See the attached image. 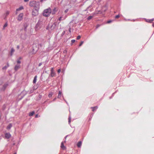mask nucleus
<instances>
[{
  "mask_svg": "<svg viewBox=\"0 0 154 154\" xmlns=\"http://www.w3.org/2000/svg\"><path fill=\"white\" fill-rule=\"evenodd\" d=\"M35 113L34 111H32L31 112H30L29 114V116H32Z\"/></svg>",
  "mask_w": 154,
  "mask_h": 154,
  "instance_id": "nucleus-18",
  "label": "nucleus"
},
{
  "mask_svg": "<svg viewBox=\"0 0 154 154\" xmlns=\"http://www.w3.org/2000/svg\"><path fill=\"white\" fill-rule=\"evenodd\" d=\"M38 9H35V11H33L32 12V15L34 16L37 15L38 14Z\"/></svg>",
  "mask_w": 154,
  "mask_h": 154,
  "instance_id": "nucleus-6",
  "label": "nucleus"
},
{
  "mask_svg": "<svg viewBox=\"0 0 154 154\" xmlns=\"http://www.w3.org/2000/svg\"><path fill=\"white\" fill-rule=\"evenodd\" d=\"M69 10L68 9H66L64 11L65 13H66Z\"/></svg>",
  "mask_w": 154,
  "mask_h": 154,
  "instance_id": "nucleus-33",
  "label": "nucleus"
},
{
  "mask_svg": "<svg viewBox=\"0 0 154 154\" xmlns=\"http://www.w3.org/2000/svg\"><path fill=\"white\" fill-rule=\"evenodd\" d=\"M84 43V41H81L80 44L79 45V47H80L82 44H83V43Z\"/></svg>",
  "mask_w": 154,
  "mask_h": 154,
  "instance_id": "nucleus-27",
  "label": "nucleus"
},
{
  "mask_svg": "<svg viewBox=\"0 0 154 154\" xmlns=\"http://www.w3.org/2000/svg\"><path fill=\"white\" fill-rule=\"evenodd\" d=\"M23 14L20 13L18 16L17 19L19 21L22 20L23 19Z\"/></svg>",
  "mask_w": 154,
  "mask_h": 154,
  "instance_id": "nucleus-4",
  "label": "nucleus"
},
{
  "mask_svg": "<svg viewBox=\"0 0 154 154\" xmlns=\"http://www.w3.org/2000/svg\"><path fill=\"white\" fill-rule=\"evenodd\" d=\"M90 7V6H89V7H88L86 9V10H85V11H86V10H87Z\"/></svg>",
  "mask_w": 154,
  "mask_h": 154,
  "instance_id": "nucleus-42",
  "label": "nucleus"
},
{
  "mask_svg": "<svg viewBox=\"0 0 154 154\" xmlns=\"http://www.w3.org/2000/svg\"><path fill=\"white\" fill-rule=\"evenodd\" d=\"M17 62L18 63L20 64L21 63V61L20 60H18L17 61Z\"/></svg>",
  "mask_w": 154,
  "mask_h": 154,
  "instance_id": "nucleus-35",
  "label": "nucleus"
},
{
  "mask_svg": "<svg viewBox=\"0 0 154 154\" xmlns=\"http://www.w3.org/2000/svg\"><path fill=\"white\" fill-rule=\"evenodd\" d=\"M75 40L72 39L71 40L72 43H74L75 42Z\"/></svg>",
  "mask_w": 154,
  "mask_h": 154,
  "instance_id": "nucleus-34",
  "label": "nucleus"
},
{
  "mask_svg": "<svg viewBox=\"0 0 154 154\" xmlns=\"http://www.w3.org/2000/svg\"><path fill=\"white\" fill-rule=\"evenodd\" d=\"M133 21H135V20H134V19H133Z\"/></svg>",
  "mask_w": 154,
  "mask_h": 154,
  "instance_id": "nucleus-54",
  "label": "nucleus"
},
{
  "mask_svg": "<svg viewBox=\"0 0 154 154\" xmlns=\"http://www.w3.org/2000/svg\"><path fill=\"white\" fill-rule=\"evenodd\" d=\"M32 3L33 4H35L34 5V7L36 8V9H39L40 5V3L39 2H37L36 1H32L31 3Z\"/></svg>",
  "mask_w": 154,
  "mask_h": 154,
  "instance_id": "nucleus-3",
  "label": "nucleus"
},
{
  "mask_svg": "<svg viewBox=\"0 0 154 154\" xmlns=\"http://www.w3.org/2000/svg\"><path fill=\"white\" fill-rule=\"evenodd\" d=\"M38 117V114L36 115L35 116V117L37 118Z\"/></svg>",
  "mask_w": 154,
  "mask_h": 154,
  "instance_id": "nucleus-44",
  "label": "nucleus"
},
{
  "mask_svg": "<svg viewBox=\"0 0 154 154\" xmlns=\"http://www.w3.org/2000/svg\"><path fill=\"white\" fill-rule=\"evenodd\" d=\"M97 106H96L94 107H92L91 108V109H92V110L93 111H94V110H96L98 108Z\"/></svg>",
  "mask_w": 154,
  "mask_h": 154,
  "instance_id": "nucleus-14",
  "label": "nucleus"
},
{
  "mask_svg": "<svg viewBox=\"0 0 154 154\" xmlns=\"http://www.w3.org/2000/svg\"><path fill=\"white\" fill-rule=\"evenodd\" d=\"M9 14V12L8 11H7L6 12V14L7 15H8Z\"/></svg>",
  "mask_w": 154,
  "mask_h": 154,
  "instance_id": "nucleus-37",
  "label": "nucleus"
},
{
  "mask_svg": "<svg viewBox=\"0 0 154 154\" xmlns=\"http://www.w3.org/2000/svg\"><path fill=\"white\" fill-rule=\"evenodd\" d=\"M44 0H40V2H42Z\"/></svg>",
  "mask_w": 154,
  "mask_h": 154,
  "instance_id": "nucleus-48",
  "label": "nucleus"
},
{
  "mask_svg": "<svg viewBox=\"0 0 154 154\" xmlns=\"http://www.w3.org/2000/svg\"><path fill=\"white\" fill-rule=\"evenodd\" d=\"M144 19L146 20V22L149 23H151L154 20V18L151 19H147L145 18Z\"/></svg>",
  "mask_w": 154,
  "mask_h": 154,
  "instance_id": "nucleus-9",
  "label": "nucleus"
},
{
  "mask_svg": "<svg viewBox=\"0 0 154 154\" xmlns=\"http://www.w3.org/2000/svg\"><path fill=\"white\" fill-rule=\"evenodd\" d=\"M119 17H120V16H119V14H118V15H116L115 16V17L116 18H118Z\"/></svg>",
  "mask_w": 154,
  "mask_h": 154,
  "instance_id": "nucleus-32",
  "label": "nucleus"
},
{
  "mask_svg": "<svg viewBox=\"0 0 154 154\" xmlns=\"http://www.w3.org/2000/svg\"><path fill=\"white\" fill-rule=\"evenodd\" d=\"M12 126V125L11 124H9L7 127V129L8 130H9L11 128Z\"/></svg>",
  "mask_w": 154,
  "mask_h": 154,
  "instance_id": "nucleus-15",
  "label": "nucleus"
},
{
  "mask_svg": "<svg viewBox=\"0 0 154 154\" xmlns=\"http://www.w3.org/2000/svg\"><path fill=\"white\" fill-rule=\"evenodd\" d=\"M81 37V36L80 35H78L77 36L76 39L77 40H79L80 38Z\"/></svg>",
  "mask_w": 154,
  "mask_h": 154,
  "instance_id": "nucleus-31",
  "label": "nucleus"
},
{
  "mask_svg": "<svg viewBox=\"0 0 154 154\" xmlns=\"http://www.w3.org/2000/svg\"><path fill=\"white\" fill-rule=\"evenodd\" d=\"M41 64H42L41 63H40L38 65L39 66H40L41 65Z\"/></svg>",
  "mask_w": 154,
  "mask_h": 154,
  "instance_id": "nucleus-49",
  "label": "nucleus"
},
{
  "mask_svg": "<svg viewBox=\"0 0 154 154\" xmlns=\"http://www.w3.org/2000/svg\"><path fill=\"white\" fill-rule=\"evenodd\" d=\"M54 72V70L53 68H52L51 69V72Z\"/></svg>",
  "mask_w": 154,
  "mask_h": 154,
  "instance_id": "nucleus-36",
  "label": "nucleus"
},
{
  "mask_svg": "<svg viewBox=\"0 0 154 154\" xmlns=\"http://www.w3.org/2000/svg\"><path fill=\"white\" fill-rule=\"evenodd\" d=\"M69 32L71 33V28L69 27Z\"/></svg>",
  "mask_w": 154,
  "mask_h": 154,
  "instance_id": "nucleus-38",
  "label": "nucleus"
},
{
  "mask_svg": "<svg viewBox=\"0 0 154 154\" xmlns=\"http://www.w3.org/2000/svg\"><path fill=\"white\" fill-rule=\"evenodd\" d=\"M130 20H131L130 19H129L127 20H128V21Z\"/></svg>",
  "mask_w": 154,
  "mask_h": 154,
  "instance_id": "nucleus-52",
  "label": "nucleus"
},
{
  "mask_svg": "<svg viewBox=\"0 0 154 154\" xmlns=\"http://www.w3.org/2000/svg\"><path fill=\"white\" fill-rule=\"evenodd\" d=\"M93 17V16H88L87 18V19L88 20H90Z\"/></svg>",
  "mask_w": 154,
  "mask_h": 154,
  "instance_id": "nucleus-20",
  "label": "nucleus"
},
{
  "mask_svg": "<svg viewBox=\"0 0 154 154\" xmlns=\"http://www.w3.org/2000/svg\"><path fill=\"white\" fill-rule=\"evenodd\" d=\"M20 65H16L14 69L15 70H17L20 69Z\"/></svg>",
  "mask_w": 154,
  "mask_h": 154,
  "instance_id": "nucleus-10",
  "label": "nucleus"
},
{
  "mask_svg": "<svg viewBox=\"0 0 154 154\" xmlns=\"http://www.w3.org/2000/svg\"><path fill=\"white\" fill-rule=\"evenodd\" d=\"M45 22L43 21V19L41 17L38 21L37 23L36 24L35 29L36 31L40 29L44 25Z\"/></svg>",
  "mask_w": 154,
  "mask_h": 154,
  "instance_id": "nucleus-1",
  "label": "nucleus"
},
{
  "mask_svg": "<svg viewBox=\"0 0 154 154\" xmlns=\"http://www.w3.org/2000/svg\"><path fill=\"white\" fill-rule=\"evenodd\" d=\"M98 12H100V11H98Z\"/></svg>",
  "mask_w": 154,
  "mask_h": 154,
  "instance_id": "nucleus-55",
  "label": "nucleus"
},
{
  "mask_svg": "<svg viewBox=\"0 0 154 154\" xmlns=\"http://www.w3.org/2000/svg\"><path fill=\"white\" fill-rule=\"evenodd\" d=\"M37 76H35L34 79L33 81V83H35L36 82V80H37Z\"/></svg>",
  "mask_w": 154,
  "mask_h": 154,
  "instance_id": "nucleus-16",
  "label": "nucleus"
},
{
  "mask_svg": "<svg viewBox=\"0 0 154 154\" xmlns=\"http://www.w3.org/2000/svg\"><path fill=\"white\" fill-rule=\"evenodd\" d=\"M61 94V93H60V91H59V94H58V97H59V96Z\"/></svg>",
  "mask_w": 154,
  "mask_h": 154,
  "instance_id": "nucleus-43",
  "label": "nucleus"
},
{
  "mask_svg": "<svg viewBox=\"0 0 154 154\" xmlns=\"http://www.w3.org/2000/svg\"><path fill=\"white\" fill-rule=\"evenodd\" d=\"M113 20H109L107 21V23H111L112 22Z\"/></svg>",
  "mask_w": 154,
  "mask_h": 154,
  "instance_id": "nucleus-28",
  "label": "nucleus"
},
{
  "mask_svg": "<svg viewBox=\"0 0 154 154\" xmlns=\"http://www.w3.org/2000/svg\"><path fill=\"white\" fill-rule=\"evenodd\" d=\"M8 26V23L7 22H6L5 24H4V26H3V29H5V28L6 27Z\"/></svg>",
  "mask_w": 154,
  "mask_h": 154,
  "instance_id": "nucleus-19",
  "label": "nucleus"
},
{
  "mask_svg": "<svg viewBox=\"0 0 154 154\" xmlns=\"http://www.w3.org/2000/svg\"><path fill=\"white\" fill-rule=\"evenodd\" d=\"M22 57H20L19 58L18 60H21L22 59Z\"/></svg>",
  "mask_w": 154,
  "mask_h": 154,
  "instance_id": "nucleus-46",
  "label": "nucleus"
},
{
  "mask_svg": "<svg viewBox=\"0 0 154 154\" xmlns=\"http://www.w3.org/2000/svg\"><path fill=\"white\" fill-rule=\"evenodd\" d=\"M9 66V65L8 64H7V65L6 66H5L2 69H6Z\"/></svg>",
  "mask_w": 154,
  "mask_h": 154,
  "instance_id": "nucleus-21",
  "label": "nucleus"
},
{
  "mask_svg": "<svg viewBox=\"0 0 154 154\" xmlns=\"http://www.w3.org/2000/svg\"><path fill=\"white\" fill-rule=\"evenodd\" d=\"M56 73L54 72H51V77H53L55 76Z\"/></svg>",
  "mask_w": 154,
  "mask_h": 154,
  "instance_id": "nucleus-17",
  "label": "nucleus"
},
{
  "mask_svg": "<svg viewBox=\"0 0 154 154\" xmlns=\"http://www.w3.org/2000/svg\"><path fill=\"white\" fill-rule=\"evenodd\" d=\"M100 24H98L96 26V29H97L100 26Z\"/></svg>",
  "mask_w": 154,
  "mask_h": 154,
  "instance_id": "nucleus-30",
  "label": "nucleus"
},
{
  "mask_svg": "<svg viewBox=\"0 0 154 154\" xmlns=\"http://www.w3.org/2000/svg\"><path fill=\"white\" fill-rule=\"evenodd\" d=\"M24 8L23 7V6H21L19 8H17L16 9L17 11H19L20 10L23 9Z\"/></svg>",
  "mask_w": 154,
  "mask_h": 154,
  "instance_id": "nucleus-12",
  "label": "nucleus"
},
{
  "mask_svg": "<svg viewBox=\"0 0 154 154\" xmlns=\"http://www.w3.org/2000/svg\"><path fill=\"white\" fill-rule=\"evenodd\" d=\"M29 0H24V2H26L29 1Z\"/></svg>",
  "mask_w": 154,
  "mask_h": 154,
  "instance_id": "nucleus-45",
  "label": "nucleus"
},
{
  "mask_svg": "<svg viewBox=\"0 0 154 154\" xmlns=\"http://www.w3.org/2000/svg\"><path fill=\"white\" fill-rule=\"evenodd\" d=\"M19 45H17V48H19Z\"/></svg>",
  "mask_w": 154,
  "mask_h": 154,
  "instance_id": "nucleus-51",
  "label": "nucleus"
},
{
  "mask_svg": "<svg viewBox=\"0 0 154 154\" xmlns=\"http://www.w3.org/2000/svg\"><path fill=\"white\" fill-rule=\"evenodd\" d=\"M51 12V9L50 8H49L44 10L43 12V15L45 17H48L50 15Z\"/></svg>",
  "mask_w": 154,
  "mask_h": 154,
  "instance_id": "nucleus-2",
  "label": "nucleus"
},
{
  "mask_svg": "<svg viewBox=\"0 0 154 154\" xmlns=\"http://www.w3.org/2000/svg\"><path fill=\"white\" fill-rule=\"evenodd\" d=\"M65 31H64L61 34V35L62 36H63L65 34Z\"/></svg>",
  "mask_w": 154,
  "mask_h": 154,
  "instance_id": "nucleus-29",
  "label": "nucleus"
},
{
  "mask_svg": "<svg viewBox=\"0 0 154 154\" xmlns=\"http://www.w3.org/2000/svg\"><path fill=\"white\" fill-rule=\"evenodd\" d=\"M152 26L154 27V23H153L152 24Z\"/></svg>",
  "mask_w": 154,
  "mask_h": 154,
  "instance_id": "nucleus-50",
  "label": "nucleus"
},
{
  "mask_svg": "<svg viewBox=\"0 0 154 154\" xmlns=\"http://www.w3.org/2000/svg\"><path fill=\"white\" fill-rule=\"evenodd\" d=\"M82 144V142L81 141H79L77 144V147L79 148L81 146Z\"/></svg>",
  "mask_w": 154,
  "mask_h": 154,
  "instance_id": "nucleus-11",
  "label": "nucleus"
},
{
  "mask_svg": "<svg viewBox=\"0 0 154 154\" xmlns=\"http://www.w3.org/2000/svg\"><path fill=\"white\" fill-rule=\"evenodd\" d=\"M5 137L7 139L11 137V134L8 133H6L5 134Z\"/></svg>",
  "mask_w": 154,
  "mask_h": 154,
  "instance_id": "nucleus-7",
  "label": "nucleus"
},
{
  "mask_svg": "<svg viewBox=\"0 0 154 154\" xmlns=\"http://www.w3.org/2000/svg\"><path fill=\"white\" fill-rule=\"evenodd\" d=\"M60 147L63 150H65L66 149V147L64 145V143L63 142H62L61 143Z\"/></svg>",
  "mask_w": 154,
  "mask_h": 154,
  "instance_id": "nucleus-8",
  "label": "nucleus"
},
{
  "mask_svg": "<svg viewBox=\"0 0 154 154\" xmlns=\"http://www.w3.org/2000/svg\"><path fill=\"white\" fill-rule=\"evenodd\" d=\"M62 17H60L59 18V20H62Z\"/></svg>",
  "mask_w": 154,
  "mask_h": 154,
  "instance_id": "nucleus-39",
  "label": "nucleus"
},
{
  "mask_svg": "<svg viewBox=\"0 0 154 154\" xmlns=\"http://www.w3.org/2000/svg\"><path fill=\"white\" fill-rule=\"evenodd\" d=\"M53 94V93L50 92L49 94H48V95L49 97L50 98V97H51L52 96Z\"/></svg>",
  "mask_w": 154,
  "mask_h": 154,
  "instance_id": "nucleus-25",
  "label": "nucleus"
},
{
  "mask_svg": "<svg viewBox=\"0 0 154 154\" xmlns=\"http://www.w3.org/2000/svg\"><path fill=\"white\" fill-rule=\"evenodd\" d=\"M57 10L56 8H54L53 10L52 11H51V13L52 14H55V12L57 11Z\"/></svg>",
  "mask_w": 154,
  "mask_h": 154,
  "instance_id": "nucleus-13",
  "label": "nucleus"
},
{
  "mask_svg": "<svg viewBox=\"0 0 154 154\" xmlns=\"http://www.w3.org/2000/svg\"><path fill=\"white\" fill-rule=\"evenodd\" d=\"M125 20H127L126 19H125Z\"/></svg>",
  "mask_w": 154,
  "mask_h": 154,
  "instance_id": "nucleus-53",
  "label": "nucleus"
},
{
  "mask_svg": "<svg viewBox=\"0 0 154 154\" xmlns=\"http://www.w3.org/2000/svg\"><path fill=\"white\" fill-rule=\"evenodd\" d=\"M32 54H35L36 51H37V50H35L34 49H32Z\"/></svg>",
  "mask_w": 154,
  "mask_h": 154,
  "instance_id": "nucleus-24",
  "label": "nucleus"
},
{
  "mask_svg": "<svg viewBox=\"0 0 154 154\" xmlns=\"http://www.w3.org/2000/svg\"><path fill=\"white\" fill-rule=\"evenodd\" d=\"M37 46H38V48L43 47L42 44H38L37 45L36 44H33L32 47L33 48H33L35 47L37 48Z\"/></svg>",
  "mask_w": 154,
  "mask_h": 154,
  "instance_id": "nucleus-5",
  "label": "nucleus"
},
{
  "mask_svg": "<svg viewBox=\"0 0 154 154\" xmlns=\"http://www.w3.org/2000/svg\"><path fill=\"white\" fill-rule=\"evenodd\" d=\"M32 2V1H31L29 3V5L31 7H34V5H35L34 4H33L32 3H31V2Z\"/></svg>",
  "mask_w": 154,
  "mask_h": 154,
  "instance_id": "nucleus-26",
  "label": "nucleus"
},
{
  "mask_svg": "<svg viewBox=\"0 0 154 154\" xmlns=\"http://www.w3.org/2000/svg\"><path fill=\"white\" fill-rule=\"evenodd\" d=\"M17 11H16V12H15V14H17V13H17Z\"/></svg>",
  "mask_w": 154,
  "mask_h": 154,
  "instance_id": "nucleus-47",
  "label": "nucleus"
},
{
  "mask_svg": "<svg viewBox=\"0 0 154 154\" xmlns=\"http://www.w3.org/2000/svg\"><path fill=\"white\" fill-rule=\"evenodd\" d=\"M14 154H17V153L16 152V153H14Z\"/></svg>",
  "mask_w": 154,
  "mask_h": 154,
  "instance_id": "nucleus-56",
  "label": "nucleus"
},
{
  "mask_svg": "<svg viewBox=\"0 0 154 154\" xmlns=\"http://www.w3.org/2000/svg\"><path fill=\"white\" fill-rule=\"evenodd\" d=\"M24 30L25 31H26L27 30V26L26 25H24Z\"/></svg>",
  "mask_w": 154,
  "mask_h": 154,
  "instance_id": "nucleus-22",
  "label": "nucleus"
},
{
  "mask_svg": "<svg viewBox=\"0 0 154 154\" xmlns=\"http://www.w3.org/2000/svg\"><path fill=\"white\" fill-rule=\"evenodd\" d=\"M70 119H70V118L69 117V123H70V122H71Z\"/></svg>",
  "mask_w": 154,
  "mask_h": 154,
  "instance_id": "nucleus-41",
  "label": "nucleus"
},
{
  "mask_svg": "<svg viewBox=\"0 0 154 154\" xmlns=\"http://www.w3.org/2000/svg\"><path fill=\"white\" fill-rule=\"evenodd\" d=\"M48 29V27H47V28H46V29Z\"/></svg>",
  "mask_w": 154,
  "mask_h": 154,
  "instance_id": "nucleus-57",
  "label": "nucleus"
},
{
  "mask_svg": "<svg viewBox=\"0 0 154 154\" xmlns=\"http://www.w3.org/2000/svg\"><path fill=\"white\" fill-rule=\"evenodd\" d=\"M61 71V69H59L58 70H57V72L59 73Z\"/></svg>",
  "mask_w": 154,
  "mask_h": 154,
  "instance_id": "nucleus-40",
  "label": "nucleus"
},
{
  "mask_svg": "<svg viewBox=\"0 0 154 154\" xmlns=\"http://www.w3.org/2000/svg\"><path fill=\"white\" fill-rule=\"evenodd\" d=\"M14 50L13 49H12L11 50V51L10 53V55L11 56H12V54L13 53H14Z\"/></svg>",
  "mask_w": 154,
  "mask_h": 154,
  "instance_id": "nucleus-23",
  "label": "nucleus"
}]
</instances>
